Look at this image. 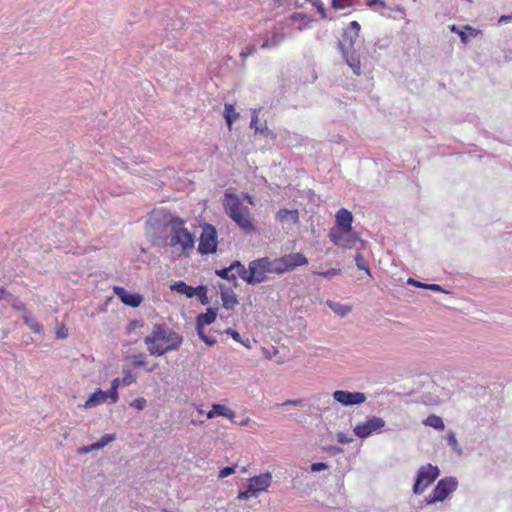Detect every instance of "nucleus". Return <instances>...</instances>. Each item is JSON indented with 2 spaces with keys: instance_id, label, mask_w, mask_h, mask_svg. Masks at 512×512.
<instances>
[{
  "instance_id": "nucleus-1",
  "label": "nucleus",
  "mask_w": 512,
  "mask_h": 512,
  "mask_svg": "<svg viewBox=\"0 0 512 512\" xmlns=\"http://www.w3.org/2000/svg\"><path fill=\"white\" fill-rule=\"evenodd\" d=\"M152 228L155 230V237L166 240L167 229L171 227L172 236L169 240V246L181 248L182 254L189 256L195 246V235L187 228L182 227L185 220L179 216H174L167 211L154 212L150 218Z\"/></svg>"
},
{
  "instance_id": "nucleus-2",
  "label": "nucleus",
  "mask_w": 512,
  "mask_h": 512,
  "mask_svg": "<svg viewBox=\"0 0 512 512\" xmlns=\"http://www.w3.org/2000/svg\"><path fill=\"white\" fill-rule=\"evenodd\" d=\"M144 343L151 356L160 357L168 352L177 351L183 343V337L165 323H156L152 332L144 337Z\"/></svg>"
},
{
  "instance_id": "nucleus-3",
  "label": "nucleus",
  "mask_w": 512,
  "mask_h": 512,
  "mask_svg": "<svg viewBox=\"0 0 512 512\" xmlns=\"http://www.w3.org/2000/svg\"><path fill=\"white\" fill-rule=\"evenodd\" d=\"M361 26L358 21L354 20L343 29L341 39L337 42V47L341 56L348 67L357 76L361 75L360 56L355 49V43L359 37Z\"/></svg>"
},
{
  "instance_id": "nucleus-4",
  "label": "nucleus",
  "mask_w": 512,
  "mask_h": 512,
  "mask_svg": "<svg viewBox=\"0 0 512 512\" xmlns=\"http://www.w3.org/2000/svg\"><path fill=\"white\" fill-rule=\"evenodd\" d=\"M222 204L226 214L244 232L250 234L256 231V226L254 225L252 219L243 213V204L235 193L225 192Z\"/></svg>"
},
{
  "instance_id": "nucleus-5",
  "label": "nucleus",
  "mask_w": 512,
  "mask_h": 512,
  "mask_svg": "<svg viewBox=\"0 0 512 512\" xmlns=\"http://www.w3.org/2000/svg\"><path fill=\"white\" fill-rule=\"evenodd\" d=\"M392 429L386 428V422L383 418L370 415L367 416L365 421L358 423L353 428L354 435L359 439H367L375 434L383 432H390Z\"/></svg>"
},
{
  "instance_id": "nucleus-6",
  "label": "nucleus",
  "mask_w": 512,
  "mask_h": 512,
  "mask_svg": "<svg viewBox=\"0 0 512 512\" xmlns=\"http://www.w3.org/2000/svg\"><path fill=\"white\" fill-rule=\"evenodd\" d=\"M272 483V474L270 472L261 473L250 477L246 483L245 490H239L238 500H249L251 497H257L259 493L267 491Z\"/></svg>"
},
{
  "instance_id": "nucleus-7",
  "label": "nucleus",
  "mask_w": 512,
  "mask_h": 512,
  "mask_svg": "<svg viewBox=\"0 0 512 512\" xmlns=\"http://www.w3.org/2000/svg\"><path fill=\"white\" fill-rule=\"evenodd\" d=\"M458 488V480L454 476H447L438 480L431 493L425 497L427 505L444 502Z\"/></svg>"
},
{
  "instance_id": "nucleus-8",
  "label": "nucleus",
  "mask_w": 512,
  "mask_h": 512,
  "mask_svg": "<svg viewBox=\"0 0 512 512\" xmlns=\"http://www.w3.org/2000/svg\"><path fill=\"white\" fill-rule=\"evenodd\" d=\"M440 469L430 463L422 465L416 472L412 491L415 495H421L426 488L435 482L440 476Z\"/></svg>"
},
{
  "instance_id": "nucleus-9",
  "label": "nucleus",
  "mask_w": 512,
  "mask_h": 512,
  "mask_svg": "<svg viewBox=\"0 0 512 512\" xmlns=\"http://www.w3.org/2000/svg\"><path fill=\"white\" fill-rule=\"evenodd\" d=\"M218 232L214 225L204 223L199 237L197 251L201 255H212L218 249Z\"/></svg>"
},
{
  "instance_id": "nucleus-10",
  "label": "nucleus",
  "mask_w": 512,
  "mask_h": 512,
  "mask_svg": "<svg viewBox=\"0 0 512 512\" xmlns=\"http://www.w3.org/2000/svg\"><path fill=\"white\" fill-rule=\"evenodd\" d=\"M269 273L268 257H261L249 262L244 277V282L248 285H257L267 280L266 274Z\"/></svg>"
},
{
  "instance_id": "nucleus-11",
  "label": "nucleus",
  "mask_w": 512,
  "mask_h": 512,
  "mask_svg": "<svg viewBox=\"0 0 512 512\" xmlns=\"http://www.w3.org/2000/svg\"><path fill=\"white\" fill-rule=\"evenodd\" d=\"M330 241L342 248H352L357 242L363 244L359 234L351 228L349 232L337 231L335 228H331L328 232Z\"/></svg>"
},
{
  "instance_id": "nucleus-12",
  "label": "nucleus",
  "mask_w": 512,
  "mask_h": 512,
  "mask_svg": "<svg viewBox=\"0 0 512 512\" xmlns=\"http://www.w3.org/2000/svg\"><path fill=\"white\" fill-rule=\"evenodd\" d=\"M333 398L336 402L342 406L350 407L354 405H360L367 399L363 392H352L346 390H336L333 392Z\"/></svg>"
},
{
  "instance_id": "nucleus-13",
  "label": "nucleus",
  "mask_w": 512,
  "mask_h": 512,
  "mask_svg": "<svg viewBox=\"0 0 512 512\" xmlns=\"http://www.w3.org/2000/svg\"><path fill=\"white\" fill-rule=\"evenodd\" d=\"M113 292L125 306L131 308L139 307L144 300L140 293L130 292L122 286H114Z\"/></svg>"
},
{
  "instance_id": "nucleus-14",
  "label": "nucleus",
  "mask_w": 512,
  "mask_h": 512,
  "mask_svg": "<svg viewBox=\"0 0 512 512\" xmlns=\"http://www.w3.org/2000/svg\"><path fill=\"white\" fill-rule=\"evenodd\" d=\"M366 4L370 8H373L374 11L387 18L396 19L397 16L392 14L394 11L405 15V8L403 6L395 5L394 8H391L384 0H367Z\"/></svg>"
},
{
  "instance_id": "nucleus-15",
  "label": "nucleus",
  "mask_w": 512,
  "mask_h": 512,
  "mask_svg": "<svg viewBox=\"0 0 512 512\" xmlns=\"http://www.w3.org/2000/svg\"><path fill=\"white\" fill-rule=\"evenodd\" d=\"M285 38L281 29L273 28L271 31L266 32L263 36V42L260 44L261 49H273L279 46Z\"/></svg>"
},
{
  "instance_id": "nucleus-16",
  "label": "nucleus",
  "mask_w": 512,
  "mask_h": 512,
  "mask_svg": "<svg viewBox=\"0 0 512 512\" xmlns=\"http://www.w3.org/2000/svg\"><path fill=\"white\" fill-rule=\"evenodd\" d=\"M448 29L450 30V32L457 34L460 38V41L463 44H467L471 37L474 38L481 34V30L476 29L471 25H465L462 28H460L456 24H451L448 26Z\"/></svg>"
},
{
  "instance_id": "nucleus-17",
  "label": "nucleus",
  "mask_w": 512,
  "mask_h": 512,
  "mask_svg": "<svg viewBox=\"0 0 512 512\" xmlns=\"http://www.w3.org/2000/svg\"><path fill=\"white\" fill-rule=\"evenodd\" d=\"M335 218L336 227L334 228L337 231L349 232L351 230L353 215L349 210L341 208L337 211Z\"/></svg>"
},
{
  "instance_id": "nucleus-18",
  "label": "nucleus",
  "mask_w": 512,
  "mask_h": 512,
  "mask_svg": "<svg viewBox=\"0 0 512 512\" xmlns=\"http://www.w3.org/2000/svg\"><path fill=\"white\" fill-rule=\"evenodd\" d=\"M218 288L220 290L223 307L226 310H233L239 303L237 295L223 283H219Z\"/></svg>"
},
{
  "instance_id": "nucleus-19",
  "label": "nucleus",
  "mask_w": 512,
  "mask_h": 512,
  "mask_svg": "<svg viewBox=\"0 0 512 512\" xmlns=\"http://www.w3.org/2000/svg\"><path fill=\"white\" fill-rule=\"evenodd\" d=\"M218 308L208 307L206 312H201L196 317V330H204L206 325L212 324L217 318Z\"/></svg>"
},
{
  "instance_id": "nucleus-20",
  "label": "nucleus",
  "mask_w": 512,
  "mask_h": 512,
  "mask_svg": "<svg viewBox=\"0 0 512 512\" xmlns=\"http://www.w3.org/2000/svg\"><path fill=\"white\" fill-rule=\"evenodd\" d=\"M218 416L233 419L235 413L226 405L214 403L211 410L207 413V419H213Z\"/></svg>"
},
{
  "instance_id": "nucleus-21",
  "label": "nucleus",
  "mask_w": 512,
  "mask_h": 512,
  "mask_svg": "<svg viewBox=\"0 0 512 512\" xmlns=\"http://www.w3.org/2000/svg\"><path fill=\"white\" fill-rule=\"evenodd\" d=\"M284 257L287 260L289 272L293 271L297 267L304 266V265L308 264V258L300 252L289 253V254L284 255Z\"/></svg>"
},
{
  "instance_id": "nucleus-22",
  "label": "nucleus",
  "mask_w": 512,
  "mask_h": 512,
  "mask_svg": "<svg viewBox=\"0 0 512 512\" xmlns=\"http://www.w3.org/2000/svg\"><path fill=\"white\" fill-rule=\"evenodd\" d=\"M268 266H269V273L281 275V274L289 272L287 260L285 259L284 255L279 258H275L273 260H271L268 257Z\"/></svg>"
},
{
  "instance_id": "nucleus-23",
  "label": "nucleus",
  "mask_w": 512,
  "mask_h": 512,
  "mask_svg": "<svg viewBox=\"0 0 512 512\" xmlns=\"http://www.w3.org/2000/svg\"><path fill=\"white\" fill-rule=\"evenodd\" d=\"M170 289L172 291H175L179 294L185 295L187 298H194L196 294V287H193L191 285H188L183 280L175 281L170 285Z\"/></svg>"
},
{
  "instance_id": "nucleus-24",
  "label": "nucleus",
  "mask_w": 512,
  "mask_h": 512,
  "mask_svg": "<svg viewBox=\"0 0 512 512\" xmlns=\"http://www.w3.org/2000/svg\"><path fill=\"white\" fill-rule=\"evenodd\" d=\"M23 323L26 325L33 333L42 334L44 329L42 324L32 315V313L27 310L22 315Z\"/></svg>"
},
{
  "instance_id": "nucleus-25",
  "label": "nucleus",
  "mask_w": 512,
  "mask_h": 512,
  "mask_svg": "<svg viewBox=\"0 0 512 512\" xmlns=\"http://www.w3.org/2000/svg\"><path fill=\"white\" fill-rule=\"evenodd\" d=\"M276 219L280 222L291 221L297 223L299 221V212L297 209L281 208L276 213Z\"/></svg>"
},
{
  "instance_id": "nucleus-26",
  "label": "nucleus",
  "mask_w": 512,
  "mask_h": 512,
  "mask_svg": "<svg viewBox=\"0 0 512 512\" xmlns=\"http://www.w3.org/2000/svg\"><path fill=\"white\" fill-rule=\"evenodd\" d=\"M105 401L106 400L104 398V390L98 388L88 396V398L84 404V407L85 408L96 407V406L104 403Z\"/></svg>"
},
{
  "instance_id": "nucleus-27",
  "label": "nucleus",
  "mask_w": 512,
  "mask_h": 512,
  "mask_svg": "<svg viewBox=\"0 0 512 512\" xmlns=\"http://www.w3.org/2000/svg\"><path fill=\"white\" fill-rule=\"evenodd\" d=\"M239 117V113L236 112L235 107L231 103H225L224 105V118L229 130L232 129L233 123Z\"/></svg>"
},
{
  "instance_id": "nucleus-28",
  "label": "nucleus",
  "mask_w": 512,
  "mask_h": 512,
  "mask_svg": "<svg viewBox=\"0 0 512 512\" xmlns=\"http://www.w3.org/2000/svg\"><path fill=\"white\" fill-rule=\"evenodd\" d=\"M4 300L7 301L15 311H21L23 313L27 311L26 305L20 300V298L9 291H7Z\"/></svg>"
},
{
  "instance_id": "nucleus-29",
  "label": "nucleus",
  "mask_w": 512,
  "mask_h": 512,
  "mask_svg": "<svg viewBox=\"0 0 512 512\" xmlns=\"http://www.w3.org/2000/svg\"><path fill=\"white\" fill-rule=\"evenodd\" d=\"M423 424L438 431H443L445 429L443 419L435 414H430L426 419L423 420Z\"/></svg>"
},
{
  "instance_id": "nucleus-30",
  "label": "nucleus",
  "mask_w": 512,
  "mask_h": 512,
  "mask_svg": "<svg viewBox=\"0 0 512 512\" xmlns=\"http://www.w3.org/2000/svg\"><path fill=\"white\" fill-rule=\"evenodd\" d=\"M231 271L232 270L230 269V266H228V267H223L222 269H216L214 271V274L223 280L232 282L233 285L235 287H237V285H238L237 276L235 274L231 273Z\"/></svg>"
},
{
  "instance_id": "nucleus-31",
  "label": "nucleus",
  "mask_w": 512,
  "mask_h": 512,
  "mask_svg": "<svg viewBox=\"0 0 512 512\" xmlns=\"http://www.w3.org/2000/svg\"><path fill=\"white\" fill-rule=\"evenodd\" d=\"M225 333L229 335L233 340L236 342L241 343L246 348H251V341L249 338H243L240 333L233 329V328H227L225 330Z\"/></svg>"
},
{
  "instance_id": "nucleus-32",
  "label": "nucleus",
  "mask_w": 512,
  "mask_h": 512,
  "mask_svg": "<svg viewBox=\"0 0 512 512\" xmlns=\"http://www.w3.org/2000/svg\"><path fill=\"white\" fill-rule=\"evenodd\" d=\"M327 305L329 306V308H331L333 310L334 313H336L337 315H339L341 317L346 316L351 311L350 306L343 305L341 303L334 302L331 300H329L327 302Z\"/></svg>"
},
{
  "instance_id": "nucleus-33",
  "label": "nucleus",
  "mask_w": 512,
  "mask_h": 512,
  "mask_svg": "<svg viewBox=\"0 0 512 512\" xmlns=\"http://www.w3.org/2000/svg\"><path fill=\"white\" fill-rule=\"evenodd\" d=\"M196 294H195V297L197 298V300L202 304V305H207L209 304L210 300H209V297L207 295L208 293V288L207 286L201 284V285H198L196 287Z\"/></svg>"
},
{
  "instance_id": "nucleus-34",
  "label": "nucleus",
  "mask_w": 512,
  "mask_h": 512,
  "mask_svg": "<svg viewBox=\"0 0 512 512\" xmlns=\"http://www.w3.org/2000/svg\"><path fill=\"white\" fill-rule=\"evenodd\" d=\"M116 439V435L114 433L104 434L100 437L96 442H94L97 450H100L107 446L109 443L113 442Z\"/></svg>"
},
{
  "instance_id": "nucleus-35",
  "label": "nucleus",
  "mask_w": 512,
  "mask_h": 512,
  "mask_svg": "<svg viewBox=\"0 0 512 512\" xmlns=\"http://www.w3.org/2000/svg\"><path fill=\"white\" fill-rule=\"evenodd\" d=\"M354 261H355V264L357 266V268L359 270H363L365 271L368 275H371V271H370V268L368 266V263L366 261V259L364 258V256L361 254V253H356V255L354 256Z\"/></svg>"
},
{
  "instance_id": "nucleus-36",
  "label": "nucleus",
  "mask_w": 512,
  "mask_h": 512,
  "mask_svg": "<svg viewBox=\"0 0 512 512\" xmlns=\"http://www.w3.org/2000/svg\"><path fill=\"white\" fill-rule=\"evenodd\" d=\"M230 269L236 270L237 275L239 278H241L244 281V277L247 271V268L241 263L239 260H234L230 263Z\"/></svg>"
},
{
  "instance_id": "nucleus-37",
  "label": "nucleus",
  "mask_w": 512,
  "mask_h": 512,
  "mask_svg": "<svg viewBox=\"0 0 512 512\" xmlns=\"http://www.w3.org/2000/svg\"><path fill=\"white\" fill-rule=\"evenodd\" d=\"M331 6L334 10H342L352 8L354 6L353 0H331Z\"/></svg>"
},
{
  "instance_id": "nucleus-38",
  "label": "nucleus",
  "mask_w": 512,
  "mask_h": 512,
  "mask_svg": "<svg viewBox=\"0 0 512 512\" xmlns=\"http://www.w3.org/2000/svg\"><path fill=\"white\" fill-rule=\"evenodd\" d=\"M446 440H447V444L449 446L452 447V449L457 452V453H461L462 452V449L461 447L459 446V443L457 441V438H456V434L453 432V431H449L448 434H447V437H446Z\"/></svg>"
},
{
  "instance_id": "nucleus-39",
  "label": "nucleus",
  "mask_w": 512,
  "mask_h": 512,
  "mask_svg": "<svg viewBox=\"0 0 512 512\" xmlns=\"http://www.w3.org/2000/svg\"><path fill=\"white\" fill-rule=\"evenodd\" d=\"M313 274L321 276L326 279H331L334 276L341 274V269L340 268H330L326 271H313Z\"/></svg>"
},
{
  "instance_id": "nucleus-40",
  "label": "nucleus",
  "mask_w": 512,
  "mask_h": 512,
  "mask_svg": "<svg viewBox=\"0 0 512 512\" xmlns=\"http://www.w3.org/2000/svg\"><path fill=\"white\" fill-rule=\"evenodd\" d=\"M255 133H259L260 135L271 139L276 137V134L267 127L266 121L263 124H260L259 127H256Z\"/></svg>"
},
{
  "instance_id": "nucleus-41",
  "label": "nucleus",
  "mask_w": 512,
  "mask_h": 512,
  "mask_svg": "<svg viewBox=\"0 0 512 512\" xmlns=\"http://www.w3.org/2000/svg\"><path fill=\"white\" fill-rule=\"evenodd\" d=\"M198 337L207 345V346H214L217 343V340L215 337L209 336L205 333L204 330H196Z\"/></svg>"
},
{
  "instance_id": "nucleus-42",
  "label": "nucleus",
  "mask_w": 512,
  "mask_h": 512,
  "mask_svg": "<svg viewBox=\"0 0 512 512\" xmlns=\"http://www.w3.org/2000/svg\"><path fill=\"white\" fill-rule=\"evenodd\" d=\"M307 2H310L318 11L322 19L327 18L326 9L324 7V4L321 0H306Z\"/></svg>"
},
{
  "instance_id": "nucleus-43",
  "label": "nucleus",
  "mask_w": 512,
  "mask_h": 512,
  "mask_svg": "<svg viewBox=\"0 0 512 512\" xmlns=\"http://www.w3.org/2000/svg\"><path fill=\"white\" fill-rule=\"evenodd\" d=\"M122 384L129 386L136 381V375L130 370H123Z\"/></svg>"
},
{
  "instance_id": "nucleus-44",
  "label": "nucleus",
  "mask_w": 512,
  "mask_h": 512,
  "mask_svg": "<svg viewBox=\"0 0 512 512\" xmlns=\"http://www.w3.org/2000/svg\"><path fill=\"white\" fill-rule=\"evenodd\" d=\"M104 398L105 400L109 399L111 404H115L119 399V392L110 387L108 390L104 391Z\"/></svg>"
},
{
  "instance_id": "nucleus-45",
  "label": "nucleus",
  "mask_w": 512,
  "mask_h": 512,
  "mask_svg": "<svg viewBox=\"0 0 512 512\" xmlns=\"http://www.w3.org/2000/svg\"><path fill=\"white\" fill-rule=\"evenodd\" d=\"M143 326L144 321L142 319L131 320L126 327V333L131 334L135 329L142 328Z\"/></svg>"
},
{
  "instance_id": "nucleus-46",
  "label": "nucleus",
  "mask_w": 512,
  "mask_h": 512,
  "mask_svg": "<svg viewBox=\"0 0 512 512\" xmlns=\"http://www.w3.org/2000/svg\"><path fill=\"white\" fill-rule=\"evenodd\" d=\"M236 465L225 466L219 470L218 478L223 479L235 473Z\"/></svg>"
},
{
  "instance_id": "nucleus-47",
  "label": "nucleus",
  "mask_w": 512,
  "mask_h": 512,
  "mask_svg": "<svg viewBox=\"0 0 512 512\" xmlns=\"http://www.w3.org/2000/svg\"><path fill=\"white\" fill-rule=\"evenodd\" d=\"M147 405V401L144 397H137L131 403L130 406L137 410H143Z\"/></svg>"
},
{
  "instance_id": "nucleus-48",
  "label": "nucleus",
  "mask_w": 512,
  "mask_h": 512,
  "mask_svg": "<svg viewBox=\"0 0 512 512\" xmlns=\"http://www.w3.org/2000/svg\"><path fill=\"white\" fill-rule=\"evenodd\" d=\"M323 451H325L326 453L332 455V456H335L337 454H340L343 452V449L339 446H336V445H328V446H324L323 447Z\"/></svg>"
},
{
  "instance_id": "nucleus-49",
  "label": "nucleus",
  "mask_w": 512,
  "mask_h": 512,
  "mask_svg": "<svg viewBox=\"0 0 512 512\" xmlns=\"http://www.w3.org/2000/svg\"><path fill=\"white\" fill-rule=\"evenodd\" d=\"M328 464L326 462H314L310 466V470L312 472H321L323 470L328 469Z\"/></svg>"
},
{
  "instance_id": "nucleus-50",
  "label": "nucleus",
  "mask_w": 512,
  "mask_h": 512,
  "mask_svg": "<svg viewBox=\"0 0 512 512\" xmlns=\"http://www.w3.org/2000/svg\"><path fill=\"white\" fill-rule=\"evenodd\" d=\"M145 356L143 354H139V355H136L134 356V359H133V366L134 367H137V368H140V367H145L147 362L145 361Z\"/></svg>"
},
{
  "instance_id": "nucleus-51",
  "label": "nucleus",
  "mask_w": 512,
  "mask_h": 512,
  "mask_svg": "<svg viewBox=\"0 0 512 512\" xmlns=\"http://www.w3.org/2000/svg\"><path fill=\"white\" fill-rule=\"evenodd\" d=\"M256 51H257V48L255 45H249L244 50H242V52L240 53V57L242 59H245L248 56L253 55Z\"/></svg>"
},
{
  "instance_id": "nucleus-52",
  "label": "nucleus",
  "mask_w": 512,
  "mask_h": 512,
  "mask_svg": "<svg viewBox=\"0 0 512 512\" xmlns=\"http://www.w3.org/2000/svg\"><path fill=\"white\" fill-rule=\"evenodd\" d=\"M305 404V400L304 399H291V400H286L282 406H296V407H303Z\"/></svg>"
},
{
  "instance_id": "nucleus-53",
  "label": "nucleus",
  "mask_w": 512,
  "mask_h": 512,
  "mask_svg": "<svg viewBox=\"0 0 512 512\" xmlns=\"http://www.w3.org/2000/svg\"><path fill=\"white\" fill-rule=\"evenodd\" d=\"M425 289L431 290L434 292L448 293V291H446L441 285L435 284V283H427Z\"/></svg>"
},
{
  "instance_id": "nucleus-54",
  "label": "nucleus",
  "mask_w": 512,
  "mask_h": 512,
  "mask_svg": "<svg viewBox=\"0 0 512 512\" xmlns=\"http://www.w3.org/2000/svg\"><path fill=\"white\" fill-rule=\"evenodd\" d=\"M68 337V330L67 328L62 324L60 327H58L56 331V338L57 339H65Z\"/></svg>"
},
{
  "instance_id": "nucleus-55",
  "label": "nucleus",
  "mask_w": 512,
  "mask_h": 512,
  "mask_svg": "<svg viewBox=\"0 0 512 512\" xmlns=\"http://www.w3.org/2000/svg\"><path fill=\"white\" fill-rule=\"evenodd\" d=\"M407 283H408L409 285H411V286H414V287H417V288H423V289H425V288H426V284H427V283H425V282H421V281L416 280V279L411 278V277H410V278H408Z\"/></svg>"
},
{
  "instance_id": "nucleus-56",
  "label": "nucleus",
  "mask_w": 512,
  "mask_h": 512,
  "mask_svg": "<svg viewBox=\"0 0 512 512\" xmlns=\"http://www.w3.org/2000/svg\"><path fill=\"white\" fill-rule=\"evenodd\" d=\"M94 450H97L96 446L94 443L92 444H89V445H85V446H82L81 448H79L78 452L80 454H87V453H90Z\"/></svg>"
},
{
  "instance_id": "nucleus-57",
  "label": "nucleus",
  "mask_w": 512,
  "mask_h": 512,
  "mask_svg": "<svg viewBox=\"0 0 512 512\" xmlns=\"http://www.w3.org/2000/svg\"><path fill=\"white\" fill-rule=\"evenodd\" d=\"M337 440L339 443L341 444H346V443H349L352 441V438L351 437H348L345 433L343 432H338L337 433Z\"/></svg>"
},
{
  "instance_id": "nucleus-58",
  "label": "nucleus",
  "mask_w": 512,
  "mask_h": 512,
  "mask_svg": "<svg viewBox=\"0 0 512 512\" xmlns=\"http://www.w3.org/2000/svg\"><path fill=\"white\" fill-rule=\"evenodd\" d=\"M258 115H257V112L256 110L253 111V114H252V117H251V121H250V128H253L256 130V127H259L260 125H258Z\"/></svg>"
},
{
  "instance_id": "nucleus-59",
  "label": "nucleus",
  "mask_w": 512,
  "mask_h": 512,
  "mask_svg": "<svg viewBox=\"0 0 512 512\" xmlns=\"http://www.w3.org/2000/svg\"><path fill=\"white\" fill-rule=\"evenodd\" d=\"M122 383L121 379L119 378H115L111 381V385L110 387L111 388H114L115 391H118V388L120 386V384Z\"/></svg>"
},
{
  "instance_id": "nucleus-60",
  "label": "nucleus",
  "mask_w": 512,
  "mask_h": 512,
  "mask_svg": "<svg viewBox=\"0 0 512 512\" xmlns=\"http://www.w3.org/2000/svg\"><path fill=\"white\" fill-rule=\"evenodd\" d=\"M291 18L293 20H304V19L307 18V15L303 14V13L295 12V13L292 14Z\"/></svg>"
},
{
  "instance_id": "nucleus-61",
  "label": "nucleus",
  "mask_w": 512,
  "mask_h": 512,
  "mask_svg": "<svg viewBox=\"0 0 512 512\" xmlns=\"http://www.w3.org/2000/svg\"><path fill=\"white\" fill-rule=\"evenodd\" d=\"M512 20V14L511 15H502L500 18H499V23H504V22H508Z\"/></svg>"
},
{
  "instance_id": "nucleus-62",
  "label": "nucleus",
  "mask_w": 512,
  "mask_h": 512,
  "mask_svg": "<svg viewBox=\"0 0 512 512\" xmlns=\"http://www.w3.org/2000/svg\"><path fill=\"white\" fill-rule=\"evenodd\" d=\"M7 291L4 287L0 286V300H4Z\"/></svg>"
},
{
  "instance_id": "nucleus-63",
  "label": "nucleus",
  "mask_w": 512,
  "mask_h": 512,
  "mask_svg": "<svg viewBox=\"0 0 512 512\" xmlns=\"http://www.w3.org/2000/svg\"><path fill=\"white\" fill-rule=\"evenodd\" d=\"M245 198H246V200L248 201V203H250V204H254L253 197H252L251 195H249V194H247V193H246V194H245Z\"/></svg>"
},
{
  "instance_id": "nucleus-64",
  "label": "nucleus",
  "mask_w": 512,
  "mask_h": 512,
  "mask_svg": "<svg viewBox=\"0 0 512 512\" xmlns=\"http://www.w3.org/2000/svg\"><path fill=\"white\" fill-rule=\"evenodd\" d=\"M153 370H154V367H151V368L147 369L148 372H152Z\"/></svg>"
}]
</instances>
